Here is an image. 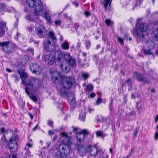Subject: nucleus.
<instances>
[{
	"mask_svg": "<svg viewBox=\"0 0 158 158\" xmlns=\"http://www.w3.org/2000/svg\"><path fill=\"white\" fill-rule=\"evenodd\" d=\"M52 78L54 83H60V87L57 88L62 97H66L69 94V90L73 86L75 85L76 81L74 78L69 76H62L61 74L57 72H54L52 74Z\"/></svg>",
	"mask_w": 158,
	"mask_h": 158,
	"instance_id": "obj_1",
	"label": "nucleus"
},
{
	"mask_svg": "<svg viewBox=\"0 0 158 158\" xmlns=\"http://www.w3.org/2000/svg\"><path fill=\"white\" fill-rule=\"evenodd\" d=\"M141 18H138L134 29V33L136 35L140 38L144 37L147 33L148 26L144 23H140Z\"/></svg>",
	"mask_w": 158,
	"mask_h": 158,
	"instance_id": "obj_2",
	"label": "nucleus"
},
{
	"mask_svg": "<svg viewBox=\"0 0 158 158\" xmlns=\"http://www.w3.org/2000/svg\"><path fill=\"white\" fill-rule=\"evenodd\" d=\"M26 2L29 7L35 8V14L38 15L43 11V5L41 0H27Z\"/></svg>",
	"mask_w": 158,
	"mask_h": 158,
	"instance_id": "obj_3",
	"label": "nucleus"
},
{
	"mask_svg": "<svg viewBox=\"0 0 158 158\" xmlns=\"http://www.w3.org/2000/svg\"><path fill=\"white\" fill-rule=\"evenodd\" d=\"M0 46L2 47V50L8 55L14 53L17 48L16 45L14 43H10L9 41L0 42Z\"/></svg>",
	"mask_w": 158,
	"mask_h": 158,
	"instance_id": "obj_4",
	"label": "nucleus"
},
{
	"mask_svg": "<svg viewBox=\"0 0 158 158\" xmlns=\"http://www.w3.org/2000/svg\"><path fill=\"white\" fill-rule=\"evenodd\" d=\"M71 147L60 145L59 147L58 151L55 154L57 158H65L70 151Z\"/></svg>",
	"mask_w": 158,
	"mask_h": 158,
	"instance_id": "obj_5",
	"label": "nucleus"
},
{
	"mask_svg": "<svg viewBox=\"0 0 158 158\" xmlns=\"http://www.w3.org/2000/svg\"><path fill=\"white\" fill-rule=\"evenodd\" d=\"M13 135L10 139L9 143L6 146L10 152H15L17 150V141L19 139L18 135H15V133Z\"/></svg>",
	"mask_w": 158,
	"mask_h": 158,
	"instance_id": "obj_6",
	"label": "nucleus"
},
{
	"mask_svg": "<svg viewBox=\"0 0 158 158\" xmlns=\"http://www.w3.org/2000/svg\"><path fill=\"white\" fill-rule=\"evenodd\" d=\"M35 78L28 80L27 81H25V83L26 87L25 88V90L27 95L29 94V92L28 90L33 93H35V86L34 85L35 84Z\"/></svg>",
	"mask_w": 158,
	"mask_h": 158,
	"instance_id": "obj_7",
	"label": "nucleus"
},
{
	"mask_svg": "<svg viewBox=\"0 0 158 158\" xmlns=\"http://www.w3.org/2000/svg\"><path fill=\"white\" fill-rule=\"evenodd\" d=\"M133 77L139 82L146 84H149L150 82V81L148 78L144 76L143 74L139 72H135L133 74Z\"/></svg>",
	"mask_w": 158,
	"mask_h": 158,
	"instance_id": "obj_8",
	"label": "nucleus"
},
{
	"mask_svg": "<svg viewBox=\"0 0 158 158\" xmlns=\"http://www.w3.org/2000/svg\"><path fill=\"white\" fill-rule=\"evenodd\" d=\"M61 137L63 138L61 141L62 145H65L71 147L72 142L71 140V137H69L66 132H62L60 134Z\"/></svg>",
	"mask_w": 158,
	"mask_h": 158,
	"instance_id": "obj_9",
	"label": "nucleus"
},
{
	"mask_svg": "<svg viewBox=\"0 0 158 158\" xmlns=\"http://www.w3.org/2000/svg\"><path fill=\"white\" fill-rule=\"evenodd\" d=\"M43 44L45 51L50 52L54 51L56 50V46L54 43H51L49 40H44Z\"/></svg>",
	"mask_w": 158,
	"mask_h": 158,
	"instance_id": "obj_10",
	"label": "nucleus"
},
{
	"mask_svg": "<svg viewBox=\"0 0 158 158\" xmlns=\"http://www.w3.org/2000/svg\"><path fill=\"white\" fill-rule=\"evenodd\" d=\"M35 30L36 34L39 38H44L46 34V29L42 25L39 24L36 25Z\"/></svg>",
	"mask_w": 158,
	"mask_h": 158,
	"instance_id": "obj_11",
	"label": "nucleus"
},
{
	"mask_svg": "<svg viewBox=\"0 0 158 158\" xmlns=\"http://www.w3.org/2000/svg\"><path fill=\"white\" fill-rule=\"evenodd\" d=\"M86 136H92L86 130H83L81 132H78L76 134V138L79 142L84 141Z\"/></svg>",
	"mask_w": 158,
	"mask_h": 158,
	"instance_id": "obj_12",
	"label": "nucleus"
},
{
	"mask_svg": "<svg viewBox=\"0 0 158 158\" xmlns=\"http://www.w3.org/2000/svg\"><path fill=\"white\" fill-rule=\"evenodd\" d=\"M29 67L32 73L35 74H40L41 71L40 66L37 63H31Z\"/></svg>",
	"mask_w": 158,
	"mask_h": 158,
	"instance_id": "obj_13",
	"label": "nucleus"
},
{
	"mask_svg": "<svg viewBox=\"0 0 158 158\" xmlns=\"http://www.w3.org/2000/svg\"><path fill=\"white\" fill-rule=\"evenodd\" d=\"M44 60L47 65H51L54 63L55 60L54 56L52 54L45 55L43 56Z\"/></svg>",
	"mask_w": 158,
	"mask_h": 158,
	"instance_id": "obj_14",
	"label": "nucleus"
},
{
	"mask_svg": "<svg viewBox=\"0 0 158 158\" xmlns=\"http://www.w3.org/2000/svg\"><path fill=\"white\" fill-rule=\"evenodd\" d=\"M75 146L77 148L78 153L82 157L86 154L88 150V146L86 147L78 144H76Z\"/></svg>",
	"mask_w": 158,
	"mask_h": 158,
	"instance_id": "obj_15",
	"label": "nucleus"
},
{
	"mask_svg": "<svg viewBox=\"0 0 158 158\" xmlns=\"http://www.w3.org/2000/svg\"><path fill=\"white\" fill-rule=\"evenodd\" d=\"M63 57V54L61 51L57 50L55 52L54 58L55 64L57 65H59L61 63V58Z\"/></svg>",
	"mask_w": 158,
	"mask_h": 158,
	"instance_id": "obj_16",
	"label": "nucleus"
},
{
	"mask_svg": "<svg viewBox=\"0 0 158 158\" xmlns=\"http://www.w3.org/2000/svg\"><path fill=\"white\" fill-rule=\"evenodd\" d=\"M88 148L91 156H93L94 157L97 155L98 151L96 146H91V145H89Z\"/></svg>",
	"mask_w": 158,
	"mask_h": 158,
	"instance_id": "obj_17",
	"label": "nucleus"
},
{
	"mask_svg": "<svg viewBox=\"0 0 158 158\" xmlns=\"http://www.w3.org/2000/svg\"><path fill=\"white\" fill-rule=\"evenodd\" d=\"M60 67L61 70L65 73H69L70 70V67L66 64L61 62L60 64Z\"/></svg>",
	"mask_w": 158,
	"mask_h": 158,
	"instance_id": "obj_18",
	"label": "nucleus"
},
{
	"mask_svg": "<svg viewBox=\"0 0 158 158\" xmlns=\"http://www.w3.org/2000/svg\"><path fill=\"white\" fill-rule=\"evenodd\" d=\"M48 40H51L52 43H54L55 41H56L57 40L54 32L53 31H50L49 32L48 35Z\"/></svg>",
	"mask_w": 158,
	"mask_h": 158,
	"instance_id": "obj_19",
	"label": "nucleus"
},
{
	"mask_svg": "<svg viewBox=\"0 0 158 158\" xmlns=\"http://www.w3.org/2000/svg\"><path fill=\"white\" fill-rule=\"evenodd\" d=\"M10 140L8 141L6 138V136L5 133L3 134V136L1 137V139L0 144L3 147L5 145L6 146L10 142Z\"/></svg>",
	"mask_w": 158,
	"mask_h": 158,
	"instance_id": "obj_20",
	"label": "nucleus"
},
{
	"mask_svg": "<svg viewBox=\"0 0 158 158\" xmlns=\"http://www.w3.org/2000/svg\"><path fill=\"white\" fill-rule=\"evenodd\" d=\"M35 84L37 83V86H35V88H36L35 89V92H36L38 89L40 87H41L42 85V82L39 79L37 78H35Z\"/></svg>",
	"mask_w": 158,
	"mask_h": 158,
	"instance_id": "obj_21",
	"label": "nucleus"
},
{
	"mask_svg": "<svg viewBox=\"0 0 158 158\" xmlns=\"http://www.w3.org/2000/svg\"><path fill=\"white\" fill-rule=\"evenodd\" d=\"M43 16L44 18L47 21V22L49 24L51 23L52 20L48 13L47 11L44 12Z\"/></svg>",
	"mask_w": 158,
	"mask_h": 158,
	"instance_id": "obj_22",
	"label": "nucleus"
},
{
	"mask_svg": "<svg viewBox=\"0 0 158 158\" xmlns=\"http://www.w3.org/2000/svg\"><path fill=\"white\" fill-rule=\"evenodd\" d=\"M67 62L72 67H76V60L72 57Z\"/></svg>",
	"mask_w": 158,
	"mask_h": 158,
	"instance_id": "obj_23",
	"label": "nucleus"
},
{
	"mask_svg": "<svg viewBox=\"0 0 158 158\" xmlns=\"http://www.w3.org/2000/svg\"><path fill=\"white\" fill-rule=\"evenodd\" d=\"M18 73L20 75V78L22 81V83H24L23 79H25L27 78V73L23 72H20L19 71H18Z\"/></svg>",
	"mask_w": 158,
	"mask_h": 158,
	"instance_id": "obj_24",
	"label": "nucleus"
},
{
	"mask_svg": "<svg viewBox=\"0 0 158 158\" xmlns=\"http://www.w3.org/2000/svg\"><path fill=\"white\" fill-rule=\"evenodd\" d=\"M86 113L85 112H81L80 113L79 119L81 121L85 122V119Z\"/></svg>",
	"mask_w": 158,
	"mask_h": 158,
	"instance_id": "obj_25",
	"label": "nucleus"
},
{
	"mask_svg": "<svg viewBox=\"0 0 158 158\" xmlns=\"http://www.w3.org/2000/svg\"><path fill=\"white\" fill-rule=\"evenodd\" d=\"M143 50L144 53L145 55H153V54L151 52L150 48L149 46L147 47L146 48H143Z\"/></svg>",
	"mask_w": 158,
	"mask_h": 158,
	"instance_id": "obj_26",
	"label": "nucleus"
},
{
	"mask_svg": "<svg viewBox=\"0 0 158 158\" xmlns=\"http://www.w3.org/2000/svg\"><path fill=\"white\" fill-rule=\"evenodd\" d=\"M152 35L156 40H158V28L152 31Z\"/></svg>",
	"mask_w": 158,
	"mask_h": 158,
	"instance_id": "obj_27",
	"label": "nucleus"
},
{
	"mask_svg": "<svg viewBox=\"0 0 158 158\" xmlns=\"http://www.w3.org/2000/svg\"><path fill=\"white\" fill-rule=\"evenodd\" d=\"M114 99H112L110 100V102L108 105V109L109 111L111 113H112V111L113 110V102Z\"/></svg>",
	"mask_w": 158,
	"mask_h": 158,
	"instance_id": "obj_28",
	"label": "nucleus"
},
{
	"mask_svg": "<svg viewBox=\"0 0 158 158\" xmlns=\"http://www.w3.org/2000/svg\"><path fill=\"white\" fill-rule=\"evenodd\" d=\"M111 0H104L103 4L105 8V10H107V7L109 4L110 5L111 3Z\"/></svg>",
	"mask_w": 158,
	"mask_h": 158,
	"instance_id": "obj_29",
	"label": "nucleus"
},
{
	"mask_svg": "<svg viewBox=\"0 0 158 158\" xmlns=\"http://www.w3.org/2000/svg\"><path fill=\"white\" fill-rule=\"evenodd\" d=\"M68 100L69 103L71 106L73 105L76 103L75 98L74 96L71 99H70L69 98H68Z\"/></svg>",
	"mask_w": 158,
	"mask_h": 158,
	"instance_id": "obj_30",
	"label": "nucleus"
},
{
	"mask_svg": "<svg viewBox=\"0 0 158 158\" xmlns=\"http://www.w3.org/2000/svg\"><path fill=\"white\" fill-rule=\"evenodd\" d=\"M32 92H31L30 93H29V95H28L31 98V100H32L34 102H36L37 101V97L36 96L34 95H32Z\"/></svg>",
	"mask_w": 158,
	"mask_h": 158,
	"instance_id": "obj_31",
	"label": "nucleus"
},
{
	"mask_svg": "<svg viewBox=\"0 0 158 158\" xmlns=\"http://www.w3.org/2000/svg\"><path fill=\"white\" fill-rule=\"evenodd\" d=\"M65 42H66V43H63L61 47L64 50H67L69 49V44L67 43V40H65Z\"/></svg>",
	"mask_w": 158,
	"mask_h": 158,
	"instance_id": "obj_32",
	"label": "nucleus"
},
{
	"mask_svg": "<svg viewBox=\"0 0 158 158\" xmlns=\"http://www.w3.org/2000/svg\"><path fill=\"white\" fill-rule=\"evenodd\" d=\"M24 151L25 154L27 155V156H26V158H25V157H24L23 158H27V156L30 157L31 156V153L30 152L28 148H27V147H26Z\"/></svg>",
	"mask_w": 158,
	"mask_h": 158,
	"instance_id": "obj_33",
	"label": "nucleus"
},
{
	"mask_svg": "<svg viewBox=\"0 0 158 158\" xmlns=\"http://www.w3.org/2000/svg\"><path fill=\"white\" fill-rule=\"evenodd\" d=\"M63 56H64V60L67 62L70 59L71 57L69 54H65L63 55Z\"/></svg>",
	"mask_w": 158,
	"mask_h": 158,
	"instance_id": "obj_34",
	"label": "nucleus"
},
{
	"mask_svg": "<svg viewBox=\"0 0 158 158\" xmlns=\"http://www.w3.org/2000/svg\"><path fill=\"white\" fill-rule=\"evenodd\" d=\"M96 135L97 136L103 137L104 139L105 135H103L102 132L100 131H98L96 132Z\"/></svg>",
	"mask_w": 158,
	"mask_h": 158,
	"instance_id": "obj_35",
	"label": "nucleus"
},
{
	"mask_svg": "<svg viewBox=\"0 0 158 158\" xmlns=\"http://www.w3.org/2000/svg\"><path fill=\"white\" fill-rule=\"evenodd\" d=\"M86 90L87 91L90 92L93 89V86L92 84H88L86 86Z\"/></svg>",
	"mask_w": 158,
	"mask_h": 158,
	"instance_id": "obj_36",
	"label": "nucleus"
},
{
	"mask_svg": "<svg viewBox=\"0 0 158 158\" xmlns=\"http://www.w3.org/2000/svg\"><path fill=\"white\" fill-rule=\"evenodd\" d=\"M6 4L4 3H0V12L3 11L6 7Z\"/></svg>",
	"mask_w": 158,
	"mask_h": 158,
	"instance_id": "obj_37",
	"label": "nucleus"
},
{
	"mask_svg": "<svg viewBox=\"0 0 158 158\" xmlns=\"http://www.w3.org/2000/svg\"><path fill=\"white\" fill-rule=\"evenodd\" d=\"M85 45V47H86V48L87 49H89V48L90 45H91L90 41L89 40H86Z\"/></svg>",
	"mask_w": 158,
	"mask_h": 158,
	"instance_id": "obj_38",
	"label": "nucleus"
},
{
	"mask_svg": "<svg viewBox=\"0 0 158 158\" xmlns=\"http://www.w3.org/2000/svg\"><path fill=\"white\" fill-rule=\"evenodd\" d=\"M126 82L127 83L128 86L131 87L132 86V83L131 80V78H129L126 81Z\"/></svg>",
	"mask_w": 158,
	"mask_h": 158,
	"instance_id": "obj_39",
	"label": "nucleus"
},
{
	"mask_svg": "<svg viewBox=\"0 0 158 158\" xmlns=\"http://www.w3.org/2000/svg\"><path fill=\"white\" fill-rule=\"evenodd\" d=\"M5 33L4 28L0 26V37H2Z\"/></svg>",
	"mask_w": 158,
	"mask_h": 158,
	"instance_id": "obj_40",
	"label": "nucleus"
},
{
	"mask_svg": "<svg viewBox=\"0 0 158 158\" xmlns=\"http://www.w3.org/2000/svg\"><path fill=\"white\" fill-rule=\"evenodd\" d=\"M94 60L95 62V64H97L98 61V57L97 55H94L93 56Z\"/></svg>",
	"mask_w": 158,
	"mask_h": 158,
	"instance_id": "obj_41",
	"label": "nucleus"
},
{
	"mask_svg": "<svg viewBox=\"0 0 158 158\" xmlns=\"http://www.w3.org/2000/svg\"><path fill=\"white\" fill-rule=\"evenodd\" d=\"M82 77L84 80H85L89 77V75L87 73H84L82 74Z\"/></svg>",
	"mask_w": 158,
	"mask_h": 158,
	"instance_id": "obj_42",
	"label": "nucleus"
},
{
	"mask_svg": "<svg viewBox=\"0 0 158 158\" xmlns=\"http://www.w3.org/2000/svg\"><path fill=\"white\" fill-rule=\"evenodd\" d=\"M83 14L85 15V17L87 18L91 15V14L90 12L87 10H85L84 13Z\"/></svg>",
	"mask_w": 158,
	"mask_h": 158,
	"instance_id": "obj_43",
	"label": "nucleus"
},
{
	"mask_svg": "<svg viewBox=\"0 0 158 158\" xmlns=\"http://www.w3.org/2000/svg\"><path fill=\"white\" fill-rule=\"evenodd\" d=\"M27 30L29 32H32L34 30V27L32 25H30L27 27Z\"/></svg>",
	"mask_w": 158,
	"mask_h": 158,
	"instance_id": "obj_44",
	"label": "nucleus"
},
{
	"mask_svg": "<svg viewBox=\"0 0 158 158\" xmlns=\"http://www.w3.org/2000/svg\"><path fill=\"white\" fill-rule=\"evenodd\" d=\"M139 131V129L136 128L134 131L133 137L135 138L137 135Z\"/></svg>",
	"mask_w": 158,
	"mask_h": 158,
	"instance_id": "obj_45",
	"label": "nucleus"
},
{
	"mask_svg": "<svg viewBox=\"0 0 158 158\" xmlns=\"http://www.w3.org/2000/svg\"><path fill=\"white\" fill-rule=\"evenodd\" d=\"M18 103L19 105L22 107H23V106H25V102H23V101H19L18 102Z\"/></svg>",
	"mask_w": 158,
	"mask_h": 158,
	"instance_id": "obj_46",
	"label": "nucleus"
},
{
	"mask_svg": "<svg viewBox=\"0 0 158 158\" xmlns=\"http://www.w3.org/2000/svg\"><path fill=\"white\" fill-rule=\"evenodd\" d=\"M47 125L52 127H53V122L51 120H49L48 121Z\"/></svg>",
	"mask_w": 158,
	"mask_h": 158,
	"instance_id": "obj_47",
	"label": "nucleus"
},
{
	"mask_svg": "<svg viewBox=\"0 0 158 158\" xmlns=\"http://www.w3.org/2000/svg\"><path fill=\"white\" fill-rule=\"evenodd\" d=\"M136 108L138 110H139V109L141 108V105L140 104L139 102H137L136 103Z\"/></svg>",
	"mask_w": 158,
	"mask_h": 158,
	"instance_id": "obj_48",
	"label": "nucleus"
},
{
	"mask_svg": "<svg viewBox=\"0 0 158 158\" xmlns=\"http://www.w3.org/2000/svg\"><path fill=\"white\" fill-rule=\"evenodd\" d=\"M118 42L122 45H123L124 44V42L123 40V38L119 37H118Z\"/></svg>",
	"mask_w": 158,
	"mask_h": 158,
	"instance_id": "obj_49",
	"label": "nucleus"
},
{
	"mask_svg": "<svg viewBox=\"0 0 158 158\" xmlns=\"http://www.w3.org/2000/svg\"><path fill=\"white\" fill-rule=\"evenodd\" d=\"M102 99L101 98L99 97L97 99L96 101V104L97 105H98L101 103Z\"/></svg>",
	"mask_w": 158,
	"mask_h": 158,
	"instance_id": "obj_50",
	"label": "nucleus"
},
{
	"mask_svg": "<svg viewBox=\"0 0 158 158\" xmlns=\"http://www.w3.org/2000/svg\"><path fill=\"white\" fill-rule=\"evenodd\" d=\"M105 22L106 25L108 26H110L111 24V21L110 19H105Z\"/></svg>",
	"mask_w": 158,
	"mask_h": 158,
	"instance_id": "obj_51",
	"label": "nucleus"
},
{
	"mask_svg": "<svg viewBox=\"0 0 158 158\" xmlns=\"http://www.w3.org/2000/svg\"><path fill=\"white\" fill-rule=\"evenodd\" d=\"M25 18L28 21H34L33 19H31V16L30 15H27L26 16H25Z\"/></svg>",
	"mask_w": 158,
	"mask_h": 158,
	"instance_id": "obj_52",
	"label": "nucleus"
},
{
	"mask_svg": "<svg viewBox=\"0 0 158 158\" xmlns=\"http://www.w3.org/2000/svg\"><path fill=\"white\" fill-rule=\"evenodd\" d=\"M55 132L54 131H52L51 130H48V135L51 136V137H52V135L54 134Z\"/></svg>",
	"mask_w": 158,
	"mask_h": 158,
	"instance_id": "obj_53",
	"label": "nucleus"
},
{
	"mask_svg": "<svg viewBox=\"0 0 158 158\" xmlns=\"http://www.w3.org/2000/svg\"><path fill=\"white\" fill-rule=\"evenodd\" d=\"M61 23V21L60 20H57L55 21V25L57 26H60V25Z\"/></svg>",
	"mask_w": 158,
	"mask_h": 158,
	"instance_id": "obj_54",
	"label": "nucleus"
},
{
	"mask_svg": "<svg viewBox=\"0 0 158 158\" xmlns=\"http://www.w3.org/2000/svg\"><path fill=\"white\" fill-rule=\"evenodd\" d=\"M14 77L15 79V81L16 82H18L19 80V76L15 75L14 76Z\"/></svg>",
	"mask_w": 158,
	"mask_h": 158,
	"instance_id": "obj_55",
	"label": "nucleus"
},
{
	"mask_svg": "<svg viewBox=\"0 0 158 158\" xmlns=\"http://www.w3.org/2000/svg\"><path fill=\"white\" fill-rule=\"evenodd\" d=\"M57 137L58 135H55L53 138L52 139V141L53 142H54L57 139Z\"/></svg>",
	"mask_w": 158,
	"mask_h": 158,
	"instance_id": "obj_56",
	"label": "nucleus"
},
{
	"mask_svg": "<svg viewBox=\"0 0 158 158\" xmlns=\"http://www.w3.org/2000/svg\"><path fill=\"white\" fill-rule=\"evenodd\" d=\"M154 138L155 140H156L158 138V132H156L155 134Z\"/></svg>",
	"mask_w": 158,
	"mask_h": 158,
	"instance_id": "obj_57",
	"label": "nucleus"
},
{
	"mask_svg": "<svg viewBox=\"0 0 158 158\" xmlns=\"http://www.w3.org/2000/svg\"><path fill=\"white\" fill-rule=\"evenodd\" d=\"M8 158H17L16 155L14 154H11L8 156Z\"/></svg>",
	"mask_w": 158,
	"mask_h": 158,
	"instance_id": "obj_58",
	"label": "nucleus"
},
{
	"mask_svg": "<svg viewBox=\"0 0 158 158\" xmlns=\"http://www.w3.org/2000/svg\"><path fill=\"white\" fill-rule=\"evenodd\" d=\"M134 20H135L134 19L132 18H131L130 19H129L128 21L129 23H131L132 24H133Z\"/></svg>",
	"mask_w": 158,
	"mask_h": 158,
	"instance_id": "obj_59",
	"label": "nucleus"
},
{
	"mask_svg": "<svg viewBox=\"0 0 158 158\" xmlns=\"http://www.w3.org/2000/svg\"><path fill=\"white\" fill-rule=\"evenodd\" d=\"M96 94L94 92H92L90 95V97L91 98H93L95 96Z\"/></svg>",
	"mask_w": 158,
	"mask_h": 158,
	"instance_id": "obj_60",
	"label": "nucleus"
},
{
	"mask_svg": "<svg viewBox=\"0 0 158 158\" xmlns=\"http://www.w3.org/2000/svg\"><path fill=\"white\" fill-rule=\"evenodd\" d=\"M72 3L76 7H77L79 6V4L76 1L73 2Z\"/></svg>",
	"mask_w": 158,
	"mask_h": 158,
	"instance_id": "obj_61",
	"label": "nucleus"
},
{
	"mask_svg": "<svg viewBox=\"0 0 158 158\" xmlns=\"http://www.w3.org/2000/svg\"><path fill=\"white\" fill-rule=\"evenodd\" d=\"M129 35V34L128 33H125L124 34V39H126L127 40L128 39V37Z\"/></svg>",
	"mask_w": 158,
	"mask_h": 158,
	"instance_id": "obj_62",
	"label": "nucleus"
},
{
	"mask_svg": "<svg viewBox=\"0 0 158 158\" xmlns=\"http://www.w3.org/2000/svg\"><path fill=\"white\" fill-rule=\"evenodd\" d=\"M142 1L143 0H136V3L137 4H139V5H140L142 3Z\"/></svg>",
	"mask_w": 158,
	"mask_h": 158,
	"instance_id": "obj_63",
	"label": "nucleus"
},
{
	"mask_svg": "<svg viewBox=\"0 0 158 158\" xmlns=\"http://www.w3.org/2000/svg\"><path fill=\"white\" fill-rule=\"evenodd\" d=\"M0 131L2 133H4L5 131V128L4 127H1L0 128Z\"/></svg>",
	"mask_w": 158,
	"mask_h": 158,
	"instance_id": "obj_64",
	"label": "nucleus"
}]
</instances>
